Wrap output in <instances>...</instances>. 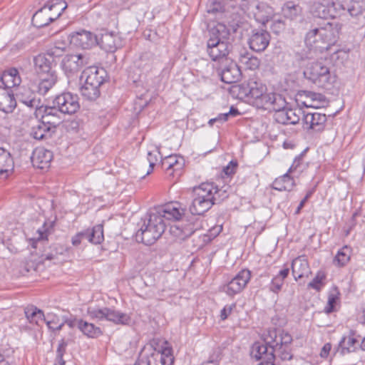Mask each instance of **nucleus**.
I'll list each match as a JSON object with an SVG mask.
<instances>
[{"label": "nucleus", "mask_w": 365, "mask_h": 365, "mask_svg": "<svg viewBox=\"0 0 365 365\" xmlns=\"http://www.w3.org/2000/svg\"><path fill=\"white\" fill-rule=\"evenodd\" d=\"M251 279V272L245 269L240 271L227 284L222 287V291L230 297L240 294Z\"/></svg>", "instance_id": "nucleus-8"}, {"label": "nucleus", "mask_w": 365, "mask_h": 365, "mask_svg": "<svg viewBox=\"0 0 365 365\" xmlns=\"http://www.w3.org/2000/svg\"><path fill=\"white\" fill-rule=\"evenodd\" d=\"M332 0H322L314 2L312 6L311 12L313 16L320 19H327L329 17L334 19V14L331 10Z\"/></svg>", "instance_id": "nucleus-25"}, {"label": "nucleus", "mask_w": 365, "mask_h": 365, "mask_svg": "<svg viewBox=\"0 0 365 365\" xmlns=\"http://www.w3.org/2000/svg\"><path fill=\"white\" fill-rule=\"evenodd\" d=\"M17 105L13 89L0 86V111L9 114L14 112Z\"/></svg>", "instance_id": "nucleus-23"}, {"label": "nucleus", "mask_w": 365, "mask_h": 365, "mask_svg": "<svg viewBox=\"0 0 365 365\" xmlns=\"http://www.w3.org/2000/svg\"><path fill=\"white\" fill-rule=\"evenodd\" d=\"M274 348L275 359L279 358L282 361L290 360L292 359L291 346L279 345L278 344H272Z\"/></svg>", "instance_id": "nucleus-49"}, {"label": "nucleus", "mask_w": 365, "mask_h": 365, "mask_svg": "<svg viewBox=\"0 0 365 365\" xmlns=\"http://www.w3.org/2000/svg\"><path fill=\"white\" fill-rule=\"evenodd\" d=\"M180 225L183 230L182 236L186 237V238L191 236L200 227L198 222H191L189 223L182 222Z\"/></svg>", "instance_id": "nucleus-55"}, {"label": "nucleus", "mask_w": 365, "mask_h": 365, "mask_svg": "<svg viewBox=\"0 0 365 365\" xmlns=\"http://www.w3.org/2000/svg\"><path fill=\"white\" fill-rule=\"evenodd\" d=\"M97 45H99L106 52H114L121 46V41L119 36L114 33L105 32L98 38Z\"/></svg>", "instance_id": "nucleus-24"}, {"label": "nucleus", "mask_w": 365, "mask_h": 365, "mask_svg": "<svg viewBox=\"0 0 365 365\" xmlns=\"http://www.w3.org/2000/svg\"><path fill=\"white\" fill-rule=\"evenodd\" d=\"M304 154L301 153L298 156H297L292 165L288 170V173H297V175L300 174L306 168V165L303 161Z\"/></svg>", "instance_id": "nucleus-53"}, {"label": "nucleus", "mask_w": 365, "mask_h": 365, "mask_svg": "<svg viewBox=\"0 0 365 365\" xmlns=\"http://www.w3.org/2000/svg\"><path fill=\"white\" fill-rule=\"evenodd\" d=\"M78 100L77 95L66 92L57 96L53 99V104L58 108L61 113L71 115L80 108Z\"/></svg>", "instance_id": "nucleus-7"}, {"label": "nucleus", "mask_w": 365, "mask_h": 365, "mask_svg": "<svg viewBox=\"0 0 365 365\" xmlns=\"http://www.w3.org/2000/svg\"><path fill=\"white\" fill-rule=\"evenodd\" d=\"M305 76L318 87L330 89L335 81V77L330 73L329 68L320 62L313 63L306 71Z\"/></svg>", "instance_id": "nucleus-4"}, {"label": "nucleus", "mask_w": 365, "mask_h": 365, "mask_svg": "<svg viewBox=\"0 0 365 365\" xmlns=\"http://www.w3.org/2000/svg\"><path fill=\"white\" fill-rule=\"evenodd\" d=\"M53 60L44 54H39L34 58L35 70L40 75L47 73H56L52 70Z\"/></svg>", "instance_id": "nucleus-30"}, {"label": "nucleus", "mask_w": 365, "mask_h": 365, "mask_svg": "<svg viewBox=\"0 0 365 365\" xmlns=\"http://www.w3.org/2000/svg\"><path fill=\"white\" fill-rule=\"evenodd\" d=\"M31 159L34 167L41 170L47 169L53 159V153L44 148H36L33 151Z\"/></svg>", "instance_id": "nucleus-22"}, {"label": "nucleus", "mask_w": 365, "mask_h": 365, "mask_svg": "<svg viewBox=\"0 0 365 365\" xmlns=\"http://www.w3.org/2000/svg\"><path fill=\"white\" fill-rule=\"evenodd\" d=\"M326 277L327 275L324 271H318L314 279L308 284V287L314 289L317 292L321 291L325 284Z\"/></svg>", "instance_id": "nucleus-51"}, {"label": "nucleus", "mask_w": 365, "mask_h": 365, "mask_svg": "<svg viewBox=\"0 0 365 365\" xmlns=\"http://www.w3.org/2000/svg\"><path fill=\"white\" fill-rule=\"evenodd\" d=\"M221 190L214 186L212 183H202L193 188L192 202L190 211L192 215H200L208 211L218 200L217 195L225 198L227 195H221ZM225 193L226 191L224 190Z\"/></svg>", "instance_id": "nucleus-2"}, {"label": "nucleus", "mask_w": 365, "mask_h": 365, "mask_svg": "<svg viewBox=\"0 0 365 365\" xmlns=\"http://www.w3.org/2000/svg\"><path fill=\"white\" fill-rule=\"evenodd\" d=\"M236 304L235 303L230 304V305H226L224 307V308L221 310L220 312V318L222 320H225L228 316L231 314L232 309L235 308Z\"/></svg>", "instance_id": "nucleus-62"}, {"label": "nucleus", "mask_w": 365, "mask_h": 365, "mask_svg": "<svg viewBox=\"0 0 365 365\" xmlns=\"http://www.w3.org/2000/svg\"><path fill=\"white\" fill-rule=\"evenodd\" d=\"M16 90V100L27 107L35 109V111L39 109L41 99L38 93L26 86L18 87Z\"/></svg>", "instance_id": "nucleus-13"}, {"label": "nucleus", "mask_w": 365, "mask_h": 365, "mask_svg": "<svg viewBox=\"0 0 365 365\" xmlns=\"http://www.w3.org/2000/svg\"><path fill=\"white\" fill-rule=\"evenodd\" d=\"M292 274L296 281L307 276L309 272V264L307 260L301 257L295 258L292 262Z\"/></svg>", "instance_id": "nucleus-32"}, {"label": "nucleus", "mask_w": 365, "mask_h": 365, "mask_svg": "<svg viewBox=\"0 0 365 365\" xmlns=\"http://www.w3.org/2000/svg\"><path fill=\"white\" fill-rule=\"evenodd\" d=\"M270 34L265 30H254L249 38L250 48L256 51H264L269 44Z\"/></svg>", "instance_id": "nucleus-18"}, {"label": "nucleus", "mask_w": 365, "mask_h": 365, "mask_svg": "<svg viewBox=\"0 0 365 365\" xmlns=\"http://www.w3.org/2000/svg\"><path fill=\"white\" fill-rule=\"evenodd\" d=\"M302 114V111L300 109L287 108V102L284 100L282 108L275 109L274 118L279 123L295 125L300 120Z\"/></svg>", "instance_id": "nucleus-14"}, {"label": "nucleus", "mask_w": 365, "mask_h": 365, "mask_svg": "<svg viewBox=\"0 0 365 365\" xmlns=\"http://www.w3.org/2000/svg\"><path fill=\"white\" fill-rule=\"evenodd\" d=\"M239 63L245 67V69L255 70L260 65V60L249 52L245 48H241L238 51L236 56Z\"/></svg>", "instance_id": "nucleus-26"}, {"label": "nucleus", "mask_w": 365, "mask_h": 365, "mask_svg": "<svg viewBox=\"0 0 365 365\" xmlns=\"http://www.w3.org/2000/svg\"><path fill=\"white\" fill-rule=\"evenodd\" d=\"M31 21L34 26L41 28L48 25L53 20L50 16L49 10L43 6L33 15Z\"/></svg>", "instance_id": "nucleus-33"}, {"label": "nucleus", "mask_w": 365, "mask_h": 365, "mask_svg": "<svg viewBox=\"0 0 365 365\" xmlns=\"http://www.w3.org/2000/svg\"><path fill=\"white\" fill-rule=\"evenodd\" d=\"M252 3L250 17H253L256 21L264 24L273 15L272 8L263 2L252 1Z\"/></svg>", "instance_id": "nucleus-19"}, {"label": "nucleus", "mask_w": 365, "mask_h": 365, "mask_svg": "<svg viewBox=\"0 0 365 365\" xmlns=\"http://www.w3.org/2000/svg\"><path fill=\"white\" fill-rule=\"evenodd\" d=\"M314 192V189L312 190H310L307 192V193L306 194L305 197H304V199L299 202L296 211H295V214H299L301 211V210L303 208V207L304 206L306 202L308 200V199L312 195Z\"/></svg>", "instance_id": "nucleus-63"}, {"label": "nucleus", "mask_w": 365, "mask_h": 365, "mask_svg": "<svg viewBox=\"0 0 365 365\" xmlns=\"http://www.w3.org/2000/svg\"><path fill=\"white\" fill-rule=\"evenodd\" d=\"M91 230V243L95 245L101 244L104 240L103 225H97Z\"/></svg>", "instance_id": "nucleus-54"}, {"label": "nucleus", "mask_w": 365, "mask_h": 365, "mask_svg": "<svg viewBox=\"0 0 365 365\" xmlns=\"http://www.w3.org/2000/svg\"><path fill=\"white\" fill-rule=\"evenodd\" d=\"M88 314L91 319L98 320L105 319L115 324H127L130 320L128 314L108 307L88 309Z\"/></svg>", "instance_id": "nucleus-6"}, {"label": "nucleus", "mask_w": 365, "mask_h": 365, "mask_svg": "<svg viewBox=\"0 0 365 365\" xmlns=\"http://www.w3.org/2000/svg\"><path fill=\"white\" fill-rule=\"evenodd\" d=\"M171 233L180 240H185L186 237L182 236L183 230L180 225H175L170 228Z\"/></svg>", "instance_id": "nucleus-61"}, {"label": "nucleus", "mask_w": 365, "mask_h": 365, "mask_svg": "<svg viewBox=\"0 0 365 365\" xmlns=\"http://www.w3.org/2000/svg\"><path fill=\"white\" fill-rule=\"evenodd\" d=\"M237 168V162L236 160H231L227 166L223 168V173L227 176H231L235 173Z\"/></svg>", "instance_id": "nucleus-59"}, {"label": "nucleus", "mask_w": 365, "mask_h": 365, "mask_svg": "<svg viewBox=\"0 0 365 365\" xmlns=\"http://www.w3.org/2000/svg\"><path fill=\"white\" fill-rule=\"evenodd\" d=\"M356 331L355 330H350L347 336H343L339 341V346L342 349V352L344 350L346 352L354 351L356 349V344H358Z\"/></svg>", "instance_id": "nucleus-39"}, {"label": "nucleus", "mask_w": 365, "mask_h": 365, "mask_svg": "<svg viewBox=\"0 0 365 365\" xmlns=\"http://www.w3.org/2000/svg\"><path fill=\"white\" fill-rule=\"evenodd\" d=\"M217 72L222 81L227 84L238 82L242 77L240 66L231 58L220 63L217 68Z\"/></svg>", "instance_id": "nucleus-10"}, {"label": "nucleus", "mask_w": 365, "mask_h": 365, "mask_svg": "<svg viewBox=\"0 0 365 365\" xmlns=\"http://www.w3.org/2000/svg\"><path fill=\"white\" fill-rule=\"evenodd\" d=\"M351 250L348 246H344L336 253L333 259V264L338 267L346 266L350 261Z\"/></svg>", "instance_id": "nucleus-41"}, {"label": "nucleus", "mask_w": 365, "mask_h": 365, "mask_svg": "<svg viewBox=\"0 0 365 365\" xmlns=\"http://www.w3.org/2000/svg\"><path fill=\"white\" fill-rule=\"evenodd\" d=\"M289 267H285L280 270L279 273L272 279L269 284V291L275 294L279 293L282 290L284 281L289 275Z\"/></svg>", "instance_id": "nucleus-36"}, {"label": "nucleus", "mask_w": 365, "mask_h": 365, "mask_svg": "<svg viewBox=\"0 0 365 365\" xmlns=\"http://www.w3.org/2000/svg\"><path fill=\"white\" fill-rule=\"evenodd\" d=\"M44 6L49 10L50 16L53 21L59 18L68 6L67 3L63 0H51Z\"/></svg>", "instance_id": "nucleus-38"}, {"label": "nucleus", "mask_w": 365, "mask_h": 365, "mask_svg": "<svg viewBox=\"0 0 365 365\" xmlns=\"http://www.w3.org/2000/svg\"><path fill=\"white\" fill-rule=\"evenodd\" d=\"M182 158H178L177 155H169L162 160V167L167 172L170 170H179L182 167Z\"/></svg>", "instance_id": "nucleus-43"}, {"label": "nucleus", "mask_w": 365, "mask_h": 365, "mask_svg": "<svg viewBox=\"0 0 365 365\" xmlns=\"http://www.w3.org/2000/svg\"><path fill=\"white\" fill-rule=\"evenodd\" d=\"M232 48V41L207 42L206 43V51L212 61L220 63L230 59L227 56Z\"/></svg>", "instance_id": "nucleus-9"}, {"label": "nucleus", "mask_w": 365, "mask_h": 365, "mask_svg": "<svg viewBox=\"0 0 365 365\" xmlns=\"http://www.w3.org/2000/svg\"><path fill=\"white\" fill-rule=\"evenodd\" d=\"M183 214L184 210L178 204L170 203L153 209L138 224L136 241L146 245L154 244L165 232V220H178Z\"/></svg>", "instance_id": "nucleus-1"}, {"label": "nucleus", "mask_w": 365, "mask_h": 365, "mask_svg": "<svg viewBox=\"0 0 365 365\" xmlns=\"http://www.w3.org/2000/svg\"><path fill=\"white\" fill-rule=\"evenodd\" d=\"M106 77V70L95 66H88L81 75V79L85 78L84 83L99 87L105 82Z\"/></svg>", "instance_id": "nucleus-21"}, {"label": "nucleus", "mask_w": 365, "mask_h": 365, "mask_svg": "<svg viewBox=\"0 0 365 365\" xmlns=\"http://www.w3.org/2000/svg\"><path fill=\"white\" fill-rule=\"evenodd\" d=\"M55 130L50 125L41 120L32 128L31 135L36 140H43L51 138Z\"/></svg>", "instance_id": "nucleus-34"}, {"label": "nucleus", "mask_w": 365, "mask_h": 365, "mask_svg": "<svg viewBox=\"0 0 365 365\" xmlns=\"http://www.w3.org/2000/svg\"><path fill=\"white\" fill-rule=\"evenodd\" d=\"M339 291L336 287H333L328 294L327 304L324 308L327 314H330L334 311L335 305L339 299Z\"/></svg>", "instance_id": "nucleus-47"}, {"label": "nucleus", "mask_w": 365, "mask_h": 365, "mask_svg": "<svg viewBox=\"0 0 365 365\" xmlns=\"http://www.w3.org/2000/svg\"><path fill=\"white\" fill-rule=\"evenodd\" d=\"M1 81L4 86H1L2 88L10 89L16 87L18 88L21 83L19 71L15 68H11L4 71L1 76Z\"/></svg>", "instance_id": "nucleus-27"}, {"label": "nucleus", "mask_w": 365, "mask_h": 365, "mask_svg": "<svg viewBox=\"0 0 365 365\" xmlns=\"http://www.w3.org/2000/svg\"><path fill=\"white\" fill-rule=\"evenodd\" d=\"M350 0H332L331 10L334 14V18L337 15H343L348 13Z\"/></svg>", "instance_id": "nucleus-50"}, {"label": "nucleus", "mask_w": 365, "mask_h": 365, "mask_svg": "<svg viewBox=\"0 0 365 365\" xmlns=\"http://www.w3.org/2000/svg\"><path fill=\"white\" fill-rule=\"evenodd\" d=\"M255 103L258 108L263 110H273L282 108L284 104V98L277 93H264L258 99L255 100Z\"/></svg>", "instance_id": "nucleus-16"}, {"label": "nucleus", "mask_w": 365, "mask_h": 365, "mask_svg": "<svg viewBox=\"0 0 365 365\" xmlns=\"http://www.w3.org/2000/svg\"><path fill=\"white\" fill-rule=\"evenodd\" d=\"M348 14L357 18L356 24L364 25L365 23V0H350Z\"/></svg>", "instance_id": "nucleus-29"}, {"label": "nucleus", "mask_w": 365, "mask_h": 365, "mask_svg": "<svg viewBox=\"0 0 365 365\" xmlns=\"http://www.w3.org/2000/svg\"><path fill=\"white\" fill-rule=\"evenodd\" d=\"M252 1H258L257 0H242L240 4V8L245 13L247 14L248 16L251 14V7L252 5Z\"/></svg>", "instance_id": "nucleus-60"}, {"label": "nucleus", "mask_w": 365, "mask_h": 365, "mask_svg": "<svg viewBox=\"0 0 365 365\" xmlns=\"http://www.w3.org/2000/svg\"><path fill=\"white\" fill-rule=\"evenodd\" d=\"M91 56L86 52L66 55L62 60L61 66L67 76L78 73L83 67L91 63Z\"/></svg>", "instance_id": "nucleus-5"}, {"label": "nucleus", "mask_w": 365, "mask_h": 365, "mask_svg": "<svg viewBox=\"0 0 365 365\" xmlns=\"http://www.w3.org/2000/svg\"><path fill=\"white\" fill-rule=\"evenodd\" d=\"M271 344L272 341L269 336L264 342H255L251 347V357L257 361L261 360V362L275 359L274 348Z\"/></svg>", "instance_id": "nucleus-11"}, {"label": "nucleus", "mask_w": 365, "mask_h": 365, "mask_svg": "<svg viewBox=\"0 0 365 365\" xmlns=\"http://www.w3.org/2000/svg\"><path fill=\"white\" fill-rule=\"evenodd\" d=\"M67 345V341L65 339H62L58 343V348L56 350V355H63L66 352Z\"/></svg>", "instance_id": "nucleus-64"}, {"label": "nucleus", "mask_w": 365, "mask_h": 365, "mask_svg": "<svg viewBox=\"0 0 365 365\" xmlns=\"http://www.w3.org/2000/svg\"><path fill=\"white\" fill-rule=\"evenodd\" d=\"M153 344L157 347L155 348V350L158 349V351L160 353V363L162 365H173L174 361V357L173 355V349L172 346L169 345L168 341L158 340L156 342L155 340L153 341Z\"/></svg>", "instance_id": "nucleus-28"}, {"label": "nucleus", "mask_w": 365, "mask_h": 365, "mask_svg": "<svg viewBox=\"0 0 365 365\" xmlns=\"http://www.w3.org/2000/svg\"><path fill=\"white\" fill-rule=\"evenodd\" d=\"M61 112L58 107L53 104V106H43L41 105L39 109L35 111L36 116L41 117V121L50 125L53 130H56L57 125L62 122Z\"/></svg>", "instance_id": "nucleus-12"}, {"label": "nucleus", "mask_w": 365, "mask_h": 365, "mask_svg": "<svg viewBox=\"0 0 365 365\" xmlns=\"http://www.w3.org/2000/svg\"><path fill=\"white\" fill-rule=\"evenodd\" d=\"M58 80L56 73H47L39 76L38 93L40 96L45 95L56 83Z\"/></svg>", "instance_id": "nucleus-31"}, {"label": "nucleus", "mask_w": 365, "mask_h": 365, "mask_svg": "<svg viewBox=\"0 0 365 365\" xmlns=\"http://www.w3.org/2000/svg\"><path fill=\"white\" fill-rule=\"evenodd\" d=\"M67 48V43L64 41H57L53 46L46 51V56L54 62L55 58L62 56Z\"/></svg>", "instance_id": "nucleus-45"}, {"label": "nucleus", "mask_w": 365, "mask_h": 365, "mask_svg": "<svg viewBox=\"0 0 365 365\" xmlns=\"http://www.w3.org/2000/svg\"><path fill=\"white\" fill-rule=\"evenodd\" d=\"M14 163L11 153L0 147V175L8 173L14 168Z\"/></svg>", "instance_id": "nucleus-37"}, {"label": "nucleus", "mask_w": 365, "mask_h": 365, "mask_svg": "<svg viewBox=\"0 0 365 365\" xmlns=\"http://www.w3.org/2000/svg\"><path fill=\"white\" fill-rule=\"evenodd\" d=\"M160 154V151L157 148L153 151H149L148 153V161L149 163L150 170L147 172V175L152 172L153 167L158 160Z\"/></svg>", "instance_id": "nucleus-56"}, {"label": "nucleus", "mask_w": 365, "mask_h": 365, "mask_svg": "<svg viewBox=\"0 0 365 365\" xmlns=\"http://www.w3.org/2000/svg\"><path fill=\"white\" fill-rule=\"evenodd\" d=\"M81 95L89 101H95L100 96V87L84 83L81 88Z\"/></svg>", "instance_id": "nucleus-46"}, {"label": "nucleus", "mask_w": 365, "mask_h": 365, "mask_svg": "<svg viewBox=\"0 0 365 365\" xmlns=\"http://www.w3.org/2000/svg\"><path fill=\"white\" fill-rule=\"evenodd\" d=\"M283 16L291 20L295 19L302 13V8L294 1H287L282 6Z\"/></svg>", "instance_id": "nucleus-42"}, {"label": "nucleus", "mask_w": 365, "mask_h": 365, "mask_svg": "<svg viewBox=\"0 0 365 365\" xmlns=\"http://www.w3.org/2000/svg\"><path fill=\"white\" fill-rule=\"evenodd\" d=\"M98 42V37L89 31L81 30L71 35V43L83 49H90Z\"/></svg>", "instance_id": "nucleus-15"}, {"label": "nucleus", "mask_w": 365, "mask_h": 365, "mask_svg": "<svg viewBox=\"0 0 365 365\" xmlns=\"http://www.w3.org/2000/svg\"><path fill=\"white\" fill-rule=\"evenodd\" d=\"M341 29L339 23L327 21L324 26L310 30L306 35L305 43L313 44L316 37H319L322 43V45L317 46L319 49L328 50L331 46L336 43Z\"/></svg>", "instance_id": "nucleus-3"}, {"label": "nucleus", "mask_w": 365, "mask_h": 365, "mask_svg": "<svg viewBox=\"0 0 365 365\" xmlns=\"http://www.w3.org/2000/svg\"><path fill=\"white\" fill-rule=\"evenodd\" d=\"M269 338L273 344H278L279 345L291 346L292 341V337L289 334L282 331L277 334L275 330L269 331Z\"/></svg>", "instance_id": "nucleus-44"}, {"label": "nucleus", "mask_w": 365, "mask_h": 365, "mask_svg": "<svg viewBox=\"0 0 365 365\" xmlns=\"http://www.w3.org/2000/svg\"><path fill=\"white\" fill-rule=\"evenodd\" d=\"M78 329L88 338H97L102 334L100 327L81 319L79 321Z\"/></svg>", "instance_id": "nucleus-40"}, {"label": "nucleus", "mask_w": 365, "mask_h": 365, "mask_svg": "<svg viewBox=\"0 0 365 365\" xmlns=\"http://www.w3.org/2000/svg\"><path fill=\"white\" fill-rule=\"evenodd\" d=\"M303 123L304 129H312L314 131H321L324 129L327 121L325 114L314 112L303 113Z\"/></svg>", "instance_id": "nucleus-20"}, {"label": "nucleus", "mask_w": 365, "mask_h": 365, "mask_svg": "<svg viewBox=\"0 0 365 365\" xmlns=\"http://www.w3.org/2000/svg\"><path fill=\"white\" fill-rule=\"evenodd\" d=\"M249 93L255 100L258 99L266 91V86L261 83L251 81L248 84Z\"/></svg>", "instance_id": "nucleus-52"}, {"label": "nucleus", "mask_w": 365, "mask_h": 365, "mask_svg": "<svg viewBox=\"0 0 365 365\" xmlns=\"http://www.w3.org/2000/svg\"><path fill=\"white\" fill-rule=\"evenodd\" d=\"M49 329L55 328V326L58 324V317L52 313H48L45 316L44 320Z\"/></svg>", "instance_id": "nucleus-58"}, {"label": "nucleus", "mask_w": 365, "mask_h": 365, "mask_svg": "<svg viewBox=\"0 0 365 365\" xmlns=\"http://www.w3.org/2000/svg\"><path fill=\"white\" fill-rule=\"evenodd\" d=\"M294 185V179L287 172L274 180L272 183V188L279 191H290Z\"/></svg>", "instance_id": "nucleus-35"}, {"label": "nucleus", "mask_w": 365, "mask_h": 365, "mask_svg": "<svg viewBox=\"0 0 365 365\" xmlns=\"http://www.w3.org/2000/svg\"><path fill=\"white\" fill-rule=\"evenodd\" d=\"M25 315L30 323L38 324L39 320H44L45 315L42 310L34 307L25 309Z\"/></svg>", "instance_id": "nucleus-48"}, {"label": "nucleus", "mask_w": 365, "mask_h": 365, "mask_svg": "<svg viewBox=\"0 0 365 365\" xmlns=\"http://www.w3.org/2000/svg\"><path fill=\"white\" fill-rule=\"evenodd\" d=\"M222 9V5L220 2L215 0H209L207 5V11L210 14H216L221 11Z\"/></svg>", "instance_id": "nucleus-57"}, {"label": "nucleus", "mask_w": 365, "mask_h": 365, "mask_svg": "<svg viewBox=\"0 0 365 365\" xmlns=\"http://www.w3.org/2000/svg\"><path fill=\"white\" fill-rule=\"evenodd\" d=\"M232 41L230 29L222 23L207 26V42Z\"/></svg>", "instance_id": "nucleus-17"}]
</instances>
